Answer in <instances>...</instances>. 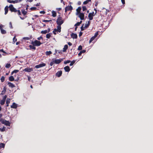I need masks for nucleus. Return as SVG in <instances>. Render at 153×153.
Listing matches in <instances>:
<instances>
[{"instance_id":"1","label":"nucleus","mask_w":153,"mask_h":153,"mask_svg":"<svg viewBox=\"0 0 153 153\" xmlns=\"http://www.w3.org/2000/svg\"><path fill=\"white\" fill-rule=\"evenodd\" d=\"M9 10L11 12L14 13L15 15H17L19 16L21 15L20 11L15 8L13 4H10V5Z\"/></svg>"},{"instance_id":"2","label":"nucleus","mask_w":153,"mask_h":153,"mask_svg":"<svg viewBox=\"0 0 153 153\" xmlns=\"http://www.w3.org/2000/svg\"><path fill=\"white\" fill-rule=\"evenodd\" d=\"M64 22V20L62 17L59 15L57 16V18L56 21V23L57 25H61Z\"/></svg>"},{"instance_id":"3","label":"nucleus","mask_w":153,"mask_h":153,"mask_svg":"<svg viewBox=\"0 0 153 153\" xmlns=\"http://www.w3.org/2000/svg\"><path fill=\"white\" fill-rule=\"evenodd\" d=\"M42 43L41 42L37 40H36L34 41H32L31 42V44L35 46H39Z\"/></svg>"},{"instance_id":"4","label":"nucleus","mask_w":153,"mask_h":153,"mask_svg":"<svg viewBox=\"0 0 153 153\" xmlns=\"http://www.w3.org/2000/svg\"><path fill=\"white\" fill-rule=\"evenodd\" d=\"M57 25L58 26H57V29H54L53 31V33L55 35H56V33L54 32V31H58V32H60L61 31V25Z\"/></svg>"},{"instance_id":"5","label":"nucleus","mask_w":153,"mask_h":153,"mask_svg":"<svg viewBox=\"0 0 153 153\" xmlns=\"http://www.w3.org/2000/svg\"><path fill=\"white\" fill-rule=\"evenodd\" d=\"M23 0H7V1L10 3H16L20 2Z\"/></svg>"},{"instance_id":"6","label":"nucleus","mask_w":153,"mask_h":153,"mask_svg":"<svg viewBox=\"0 0 153 153\" xmlns=\"http://www.w3.org/2000/svg\"><path fill=\"white\" fill-rule=\"evenodd\" d=\"M95 14H94V12H92L89 13L88 17L90 20H92L93 19V17L95 16Z\"/></svg>"},{"instance_id":"7","label":"nucleus","mask_w":153,"mask_h":153,"mask_svg":"<svg viewBox=\"0 0 153 153\" xmlns=\"http://www.w3.org/2000/svg\"><path fill=\"white\" fill-rule=\"evenodd\" d=\"M1 123L4 124L6 126H10V123L8 121L6 120H2L1 122Z\"/></svg>"},{"instance_id":"8","label":"nucleus","mask_w":153,"mask_h":153,"mask_svg":"<svg viewBox=\"0 0 153 153\" xmlns=\"http://www.w3.org/2000/svg\"><path fill=\"white\" fill-rule=\"evenodd\" d=\"M73 9V7L71 5L65 7V12H66L68 11L71 10Z\"/></svg>"},{"instance_id":"9","label":"nucleus","mask_w":153,"mask_h":153,"mask_svg":"<svg viewBox=\"0 0 153 153\" xmlns=\"http://www.w3.org/2000/svg\"><path fill=\"white\" fill-rule=\"evenodd\" d=\"M46 65V64L44 63L39 64V65H36L35 66V67L36 68H38L41 67L45 66Z\"/></svg>"},{"instance_id":"10","label":"nucleus","mask_w":153,"mask_h":153,"mask_svg":"<svg viewBox=\"0 0 153 153\" xmlns=\"http://www.w3.org/2000/svg\"><path fill=\"white\" fill-rule=\"evenodd\" d=\"M78 14H79V17L81 20H83L84 19L85 15L84 13H81Z\"/></svg>"},{"instance_id":"11","label":"nucleus","mask_w":153,"mask_h":153,"mask_svg":"<svg viewBox=\"0 0 153 153\" xmlns=\"http://www.w3.org/2000/svg\"><path fill=\"white\" fill-rule=\"evenodd\" d=\"M23 71H24L30 72L33 71V69L32 68H27L23 70Z\"/></svg>"},{"instance_id":"12","label":"nucleus","mask_w":153,"mask_h":153,"mask_svg":"<svg viewBox=\"0 0 153 153\" xmlns=\"http://www.w3.org/2000/svg\"><path fill=\"white\" fill-rule=\"evenodd\" d=\"M62 74V72L61 71H58L56 74V76L57 77H59L61 76Z\"/></svg>"},{"instance_id":"13","label":"nucleus","mask_w":153,"mask_h":153,"mask_svg":"<svg viewBox=\"0 0 153 153\" xmlns=\"http://www.w3.org/2000/svg\"><path fill=\"white\" fill-rule=\"evenodd\" d=\"M10 5L9 6H5V7L4 8V11H5V13H4V14L6 15L7 14L8 12V8H9Z\"/></svg>"},{"instance_id":"14","label":"nucleus","mask_w":153,"mask_h":153,"mask_svg":"<svg viewBox=\"0 0 153 153\" xmlns=\"http://www.w3.org/2000/svg\"><path fill=\"white\" fill-rule=\"evenodd\" d=\"M10 107L12 108L16 109L17 107V105L15 102H13Z\"/></svg>"},{"instance_id":"15","label":"nucleus","mask_w":153,"mask_h":153,"mask_svg":"<svg viewBox=\"0 0 153 153\" xmlns=\"http://www.w3.org/2000/svg\"><path fill=\"white\" fill-rule=\"evenodd\" d=\"M71 37L73 39H76L77 38V36L76 33H72L71 35Z\"/></svg>"},{"instance_id":"16","label":"nucleus","mask_w":153,"mask_h":153,"mask_svg":"<svg viewBox=\"0 0 153 153\" xmlns=\"http://www.w3.org/2000/svg\"><path fill=\"white\" fill-rule=\"evenodd\" d=\"M7 90V88L6 87H4L3 88V91H2L1 93L0 94L1 95H3L5 94Z\"/></svg>"},{"instance_id":"17","label":"nucleus","mask_w":153,"mask_h":153,"mask_svg":"<svg viewBox=\"0 0 153 153\" xmlns=\"http://www.w3.org/2000/svg\"><path fill=\"white\" fill-rule=\"evenodd\" d=\"M64 68L65 72H68L70 70V67L68 66H67L65 67Z\"/></svg>"},{"instance_id":"18","label":"nucleus","mask_w":153,"mask_h":153,"mask_svg":"<svg viewBox=\"0 0 153 153\" xmlns=\"http://www.w3.org/2000/svg\"><path fill=\"white\" fill-rule=\"evenodd\" d=\"M61 61V60L60 59H56L54 61L55 63L59 64L60 63Z\"/></svg>"},{"instance_id":"19","label":"nucleus","mask_w":153,"mask_h":153,"mask_svg":"<svg viewBox=\"0 0 153 153\" xmlns=\"http://www.w3.org/2000/svg\"><path fill=\"white\" fill-rule=\"evenodd\" d=\"M7 84L9 87H11L12 88H13L15 87V85L10 82H8Z\"/></svg>"},{"instance_id":"20","label":"nucleus","mask_w":153,"mask_h":153,"mask_svg":"<svg viewBox=\"0 0 153 153\" xmlns=\"http://www.w3.org/2000/svg\"><path fill=\"white\" fill-rule=\"evenodd\" d=\"M81 10V8L80 7H79L77 9H76V10L77 11V14L80 13H81L80 12V11Z\"/></svg>"},{"instance_id":"21","label":"nucleus","mask_w":153,"mask_h":153,"mask_svg":"<svg viewBox=\"0 0 153 153\" xmlns=\"http://www.w3.org/2000/svg\"><path fill=\"white\" fill-rule=\"evenodd\" d=\"M68 48V45H65L64 46V47L63 48V51L64 52H65L66 51V50Z\"/></svg>"},{"instance_id":"22","label":"nucleus","mask_w":153,"mask_h":153,"mask_svg":"<svg viewBox=\"0 0 153 153\" xmlns=\"http://www.w3.org/2000/svg\"><path fill=\"white\" fill-rule=\"evenodd\" d=\"M29 47L30 48V49H32L33 50H35L36 48L35 46L33 45H29Z\"/></svg>"},{"instance_id":"23","label":"nucleus","mask_w":153,"mask_h":153,"mask_svg":"<svg viewBox=\"0 0 153 153\" xmlns=\"http://www.w3.org/2000/svg\"><path fill=\"white\" fill-rule=\"evenodd\" d=\"M91 24V21H89L88 22V23L87 24H86L85 26V28H87L90 25V24Z\"/></svg>"},{"instance_id":"24","label":"nucleus","mask_w":153,"mask_h":153,"mask_svg":"<svg viewBox=\"0 0 153 153\" xmlns=\"http://www.w3.org/2000/svg\"><path fill=\"white\" fill-rule=\"evenodd\" d=\"M9 80L10 81H13L14 80V78L13 76H11L9 77Z\"/></svg>"},{"instance_id":"25","label":"nucleus","mask_w":153,"mask_h":153,"mask_svg":"<svg viewBox=\"0 0 153 153\" xmlns=\"http://www.w3.org/2000/svg\"><path fill=\"white\" fill-rule=\"evenodd\" d=\"M52 16H53V17H55L56 16V12L55 11L53 10L52 12Z\"/></svg>"},{"instance_id":"26","label":"nucleus","mask_w":153,"mask_h":153,"mask_svg":"<svg viewBox=\"0 0 153 153\" xmlns=\"http://www.w3.org/2000/svg\"><path fill=\"white\" fill-rule=\"evenodd\" d=\"M86 51L85 50H83L82 51H81L78 54V55L79 56H80L82 53H85Z\"/></svg>"},{"instance_id":"27","label":"nucleus","mask_w":153,"mask_h":153,"mask_svg":"<svg viewBox=\"0 0 153 153\" xmlns=\"http://www.w3.org/2000/svg\"><path fill=\"white\" fill-rule=\"evenodd\" d=\"M21 11L22 12V14L24 16L27 14V12L25 11V10H22Z\"/></svg>"},{"instance_id":"28","label":"nucleus","mask_w":153,"mask_h":153,"mask_svg":"<svg viewBox=\"0 0 153 153\" xmlns=\"http://www.w3.org/2000/svg\"><path fill=\"white\" fill-rule=\"evenodd\" d=\"M82 21H80L79 22H77L75 25L74 26H79L80 25V24L82 23Z\"/></svg>"},{"instance_id":"29","label":"nucleus","mask_w":153,"mask_h":153,"mask_svg":"<svg viewBox=\"0 0 153 153\" xmlns=\"http://www.w3.org/2000/svg\"><path fill=\"white\" fill-rule=\"evenodd\" d=\"M10 99H9L8 100V98L7 99V100L6 101V103L7 104V105H6L7 107H8L9 106V104L10 102Z\"/></svg>"},{"instance_id":"30","label":"nucleus","mask_w":153,"mask_h":153,"mask_svg":"<svg viewBox=\"0 0 153 153\" xmlns=\"http://www.w3.org/2000/svg\"><path fill=\"white\" fill-rule=\"evenodd\" d=\"M5 147V144L3 143H0V149L2 148H4Z\"/></svg>"},{"instance_id":"31","label":"nucleus","mask_w":153,"mask_h":153,"mask_svg":"<svg viewBox=\"0 0 153 153\" xmlns=\"http://www.w3.org/2000/svg\"><path fill=\"white\" fill-rule=\"evenodd\" d=\"M52 34V33H49L47 34V35H46V37L48 39L50 38Z\"/></svg>"},{"instance_id":"32","label":"nucleus","mask_w":153,"mask_h":153,"mask_svg":"<svg viewBox=\"0 0 153 153\" xmlns=\"http://www.w3.org/2000/svg\"><path fill=\"white\" fill-rule=\"evenodd\" d=\"M47 33H48V30H42L41 32V33L43 34H45Z\"/></svg>"},{"instance_id":"33","label":"nucleus","mask_w":153,"mask_h":153,"mask_svg":"<svg viewBox=\"0 0 153 153\" xmlns=\"http://www.w3.org/2000/svg\"><path fill=\"white\" fill-rule=\"evenodd\" d=\"M1 33L2 34H5L6 33V31L3 29H2L1 30Z\"/></svg>"},{"instance_id":"34","label":"nucleus","mask_w":153,"mask_h":153,"mask_svg":"<svg viewBox=\"0 0 153 153\" xmlns=\"http://www.w3.org/2000/svg\"><path fill=\"white\" fill-rule=\"evenodd\" d=\"M19 71V70H14V71H13L12 72H11V75H13V74L14 73H17V72H18Z\"/></svg>"},{"instance_id":"35","label":"nucleus","mask_w":153,"mask_h":153,"mask_svg":"<svg viewBox=\"0 0 153 153\" xmlns=\"http://www.w3.org/2000/svg\"><path fill=\"white\" fill-rule=\"evenodd\" d=\"M52 53V52L51 51H47L46 52L45 54L46 55H49Z\"/></svg>"},{"instance_id":"36","label":"nucleus","mask_w":153,"mask_h":153,"mask_svg":"<svg viewBox=\"0 0 153 153\" xmlns=\"http://www.w3.org/2000/svg\"><path fill=\"white\" fill-rule=\"evenodd\" d=\"M11 66V65L9 63H7L5 65V67L7 68H9Z\"/></svg>"},{"instance_id":"37","label":"nucleus","mask_w":153,"mask_h":153,"mask_svg":"<svg viewBox=\"0 0 153 153\" xmlns=\"http://www.w3.org/2000/svg\"><path fill=\"white\" fill-rule=\"evenodd\" d=\"M5 101L2 99V100L0 101V103L1 105H3L4 104Z\"/></svg>"},{"instance_id":"38","label":"nucleus","mask_w":153,"mask_h":153,"mask_svg":"<svg viewBox=\"0 0 153 153\" xmlns=\"http://www.w3.org/2000/svg\"><path fill=\"white\" fill-rule=\"evenodd\" d=\"M95 38V37H94L93 36L91 37L89 40V43H91L93 41L94 39Z\"/></svg>"},{"instance_id":"39","label":"nucleus","mask_w":153,"mask_h":153,"mask_svg":"<svg viewBox=\"0 0 153 153\" xmlns=\"http://www.w3.org/2000/svg\"><path fill=\"white\" fill-rule=\"evenodd\" d=\"M5 80V77L4 76H2L1 78V81L2 82H3Z\"/></svg>"},{"instance_id":"40","label":"nucleus","mask_w":153,"mask_h":153,"mask_svg":"<svg viewBox=\"0 0 153 153\" xmlns=\"http://www.w3.org/2000/svg\"><path fill=\"white\" fill-rule=\"evenodd\" d=\"M75 60H73L71 62V63L70 64V66L73 65H74V64L75 63Z\"/></svg>"},{"instance_id":"41","label":"nucleus","mask_w":153,"mask_h":153,"mask_svg":"<svg viewBox=\"0 0 153 153\" xmlns=\"http://www.w3.org/2000/svg\"><path fill=\"white\" fill-rule=\"evenodd\" d=\"M5 127L4 126L2 128H0V130L1 131L3 132L5 131Z\"/></svg>"},{"instance_id":"42","label":"nucleus","mask_w":153,"mask_h":153,"mask_svg":"<svg viewBox=\"0 0 153 153\" xmlns=\"http://www.w3.org/2000/svg\"><path fill=\"white\" fill-rule=\"evenodd\" d=\"M83 11H85L87 10V8L85 6H83L82 7Z\"/></svg>"},{"instance_id":"43","label":"nucleus","mask_w":153,"mask_h":153,"mask_svg":"<svg viewBox=\"0 0 153 153\" xmlns=\"http://www.w3.org/2000/svg\"><path fill=\"white\" fill-rule=\"evenodd\" d=\"M83 25L84 24L82 25L81 27V31L84 30L85 29V27H83Z\"/></svg>"},{"instance_id":"44","label":"nucleus","mask_w":153,"mask_h":153,"mask_svg":"<svg viewBox=\"0 0 153 153\" xmlns=\"http://www.w3.org/2000/svg\"><path fill=\"white\" fill-rule=\"evenodd\" d=\"M52 21L51 20H44L42 21V22H49Z\"/></svg>"},{"instance_id":"45","label":"nucleus","mask_w":153,"mask_h":153,"mask_svg":"<svg viewBox=\"0 0 153 153\" xmlns=\"http://www.w3.org/2000/svg\"><path fill=\"white\" fill-rule=\"evenodd\" d=\"M82 49V47L81 45H79L78 48V50L79 51L81 50Z\"/></svg>"},{"instance_id":"46","label":"nucleus","mask_w":153,"mask_h":153,"mask_svg":"<svg viewBox=\"0 0 153 153\" xmlns=\"http://www.w3.org/2000/svg\"><path fill=\"white\" fill-rule=\"evenodd\" d=\"M71 62V61L69 60H68L64 62V63L65 64H67V63H68Z\"/></svg>"},{"instance_id":"47","label":"nucleus","mask_w":153,"mask_h":153,"mask_svg":"<svg viewBox=\"0 0 153 153\" xmlns=\"http://www.w3.org/2000/svg\"><path fill=\"white\" fill-rule=\"evenodd\" d=\"M98 32H96L95 33V35L93 36L94 37H95V38L96 37H97V36H98Z\"/></svg>"},{"instance_id":"48","label":"nucleus","mask_w":153,"mask_h":153,"mask_svg":"<svg viewBox=\"0 0 153 153\" xmlns=\"http://www.w3.org/2000/svg\"><path fill=\"white\" fill-rule=\"evenodd\" d=\"M30 9L32 10H35L36 9V7H31Z\"/></svg>"},{"instance_id":"49","label":"nucleus","mask_w":153,"mask_h":153,"mask_svg":"<svg viewBox=\"0 0 153 153\" xmlns=\"http://www.w3.org/2000/svg\"><path fill=\"white\" fill-rule=\"evenodd\" d=\"M13 41L14 43L16 42L17 41V39L16 38V37L15 36L13 38Z\"/></svg>"},{"instance_id":"50","label":"nucleus","mask_w":153,"mask_h":153,"mask_svg":"<svg viewBox=\"0 0 153 153\" xmlns=\"http://www.w3.org/2000/svg\"><path fill=\"white\" fill-rule=\"evenodd\" d=\"M7 97V96L6 95L4 96L2 100L5 101Z\"/></svg>"},{"instance_id":"51","label":"nucleus","mask_w":153,"mask_h":153,"mask_svg":"<svg viewBox=\"0 0 153 153\" xmlns=\"http://www.w3.org/2000/svg\"><path fill=\"white\" fill-rule=\"evenodd\" d=\"M54 63H55L54 61H53L50 62V65L51 66H52Z\"/></svg>"},{"instance_id":"52","label":"nucleus","mask_w":153,"mask_h":153,"mask_svg":"<svg viewBox=\"0 0 153 153\" xmlns=\"http://www.w3.org/2000/svg\"><path fill=\"white\" fill-rule=\"evenodd\" d=\"M0 52H3L4 53H7L4 51L3 49H0Z\"/></svg>"},{"instance_id":"53","label":"nucleus","mask_w":153,"mask_h":153,"mask_svg":"<svg viewBox=\"0 0 153 153\" xmlns=\"http://www.w3.org/2000/svg\"><path fill=\"white\" fill-rule=\"evenodd\" d=\"M89 2H88V1H84L83 2V4H88V3Z\"/></svg>"},{"instance_id":"54","label":"nucleus","mask_w":153,"mask_h":153,"mask_svg":"<svg viewBox=\"0 0 153 153\" xmlns=\"http://www.w3.org/2000/svg\"><path fill=\"white\" fill-rule=\"evenodd\" d=\"M10 26L11 28H13V27L12 26V23L11 22H10Z\"/></svg>"},{"instance_id":"55","label":"nucleus","mask_w":153,"mask_h":153,"mask_svg":"<svg viewBox=\"0 0 153 153\" xmlns=\"http://www.w3.org/2000/svg\"><path fill=\"white\" fill-rule=\"evenodd\" d=\"M40 13L44 14L45 13V12L44 11H41L40 12Z\"/></svg>"},{"instance_id":"56","label":"nucleus","mask_w":153,"mask_h":153,"mask_svg":"<svg viewBox=\"0 0 153 153\" xmlns=\"http://www.w3.org/2000/svg\"><path fill=\"white\" fill-rule=\"evenodd\" d=\"M56 10L58 11H60L62 10L61 8H56Z\"/></svg>"},{"instance_id":"57","label":"nucleus","mask_w":153,"mask_h":153,"mask_svg":"<svg viewBox=\"0 0 153 153\" xmlns=\"http://www.w3.org/2000/svg\"><path fill=\"white\" fill-rule=\"evenodd\" d=\"M42 37L41 36H40V37H38L37 38V39L39 40L41 39H42Z\"/></svg>"},{"instance_id":"58","label":"nucleus","mask_w":153,"mask_h":153,"mask_svg":"<svg viewBox=\"0 0 153 153\" xmlns=\"http://www.w3.org/2000/svg\"><path fill=\"white\" fill-rule=\"evenodd\" d=\"M82 32H80L79 33V36H81L82 35Z\"/></svg>"},{"instance_id":"59","label":"nucleus","mask_w":153,"mask_h":153,"mask_svg":"<svg viewBox=\"0 0 153 153\" xmlns=\"http://www.w3.org/2000/svg\"><path fill=\"white\" fill-rule=\"evenodd\" d=\"M121 1L123 4H125V0H121Z\"/></svg>"},{"instance_id":"60","label":"nucleus","mask_w":153,"mask_h":153,"mask_svg":"<svg viewBox=\"0 0 153 153\" xmlns=\"http://www.w3.org/2000/svg\"><path fill=\"white\" fill-rule=\"evenodd\" d=\"M68 44L69 45V46H71L72 45V44L70 42H69L68 43Z\"/></svg>"},{"instance_id":"61","label":"nucleus","mask_w":153,"mask_h":153,"mask_svg":"<svg viewBox=\"0 0 153 153\" xmlns=\"http://www.w3.org/2000/svg\"><path fill=\"white\" fill-rule=\"evenodd\" d=\"M24 39H25L27 40H28L29 39V37H25L23 38Z\"/></svg>"},{"instance_id":"62","label":"nucleus","mask_w":153,"mask_h":153,"mask_svg":"<svg viewBox=\"0 0 153 153\" xmlns=\"http://www.w3.org/2000/svg\"><path fill=\"white\" fill-rule=\"evenodd\" d=\"M27 79L28 81H30V77L29 76L28 77Z\"/></svg>"},{"instance_id":"63","label":"nucleus","mask_w":153,"mask_h":153,"mask_svg":"<svg viewBox=\"0 0 153 153\" xmlns=\"http://www.w3.org/2000/svg\"><path fill=\"white\" fill-rule=\"evenodd\" d=\"M19 77H18L17 78V79L15 80V81H18L19 80Z\"/></svg>"},{"instance_id":"64","label":"nucleus","mask_w":153,"mask_h":153,"mask_svg":"<svg viewBox=\"0 0 153 153\" xmlns=\"http://www.w3.org/2000/svg\"><path fill=\"white\" fill-rule=\"evenodd\" d=\"M40 5V3H37V4L36 5V6H39Z\"/></svg>"}]
</instances>
